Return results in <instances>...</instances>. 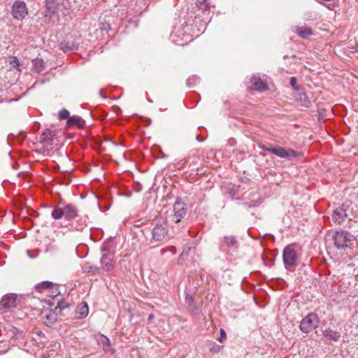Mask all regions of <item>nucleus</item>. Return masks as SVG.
<instances>
[{"mask_svg": "<svg viewBox=\"0 0 358 358\" xmlns=\"http://www.w3.org/2000/svg\"><path fill=\"white\" fill-rule=\"evenodd\" d=\"M332 216L334 221L340 224L341 222H343L346 214L345 213V211L343 208H339L334 210Z\"/></svg>", "mask_w": 358, "mask_h": 358, "instance_id": "nucleus-19", "label": "nucleus"}, {"mask_svg": "<svg viewBox=\"0 0 358 358\" xmlns=\"http://www.w3.org/2000/svg\"><path fill=\"white\" fill-rule=\"evenodd\" d=\"M69 112L66 109H62L59 113V118L60 120H66L69 118Z\"/></svg>", "mask_w": 358, "mask_h": 358, "instance_id": "nucleus-27", "label": "nucleus"}, {"mask_svg": "<svg viewBox=\"0 0 358 358\" xmlns=\"http://www.w3.org/2000/svg\"><path fill=\"white\" fill-rule=\"evenodd\" d=\"M154 318V315L150 314L148 318V323H150L152 320Z\"/></svg>", "mask_w": 358, "mask_h": 358, "instance_id": "nucleus-33", "label": "nucleus"}, {"mask_svg": "<svg viewBox=\"0 0 358 358\" xmlns=\"http://www.w3.org/2000/svg\"><path fill=\"white\" fill-rule=\"evenodd\" d=\"M296 78L295 77H292L290 79V85L292 87H294L296 90L299 91L301 90V87L297 85L296 84Z\"/></svg>", "mask_w": 358, "mask_h": 358, "instance_id": "nucleus-28", "label": "nucleus"}, {"mask_svg": "<svg viewBox=\"0 0 358 358\" xmlns=\"http://www.w3.org/2000/svg\"><path fill=\"white\" fill-rule=\"evenodd\" d=\"M189 250H190L189 248H188L187 249H186V248L183 249L182 252H181V254L179 256V258H178L179 262L182 261L185 257H187L188 255V252H189Z\"/></svg>", "mask_w": 358, "mask_h": 358, "instance_id": "nucleus-29", "label": "nucleus"}, {"mask_svg": "<svg viewBox=\"0 0 358 358\" xmlns=\"http://www.w3.org/2000/svg\"><path fill=\"white\" fill-rule=\"evenodd\" d=\"M64 308L65 306L62 305V303L58 302L57 306L55 308L54 311L50 309H46L42 311L41 316L43 323L48 327L52 326L58 320L57 313L56 311L57 310L60 311Z\"/></svg>", "mask_w": 358, "mask_h": 358, "instance_id": "nucleus-3", "label": "nucleus"}, {"mask_svg": "<svg viewBox=\"0 0 358 358\" xmlns=\"http://www.w3.org/2000/svg\"><path fill=\"white\" fill-rule=\"evenodd\" d=\"M102 268L106 271H111L113 268V262L109 255H103L101 259Z\"/></svg>", "mask_w": 358, "mask_h": 358, "instance_id": "nucleus-15", "label": "nucleus"}, {"mask_svg": "<svg viewBox=\"0 0 358 358\" xmlns=\"http://www.w3.org/2000/svg\"><path fill=\"white\" fill-rule=\"evenodd\" d=\"M33 65L36 73H41L44 69V62L42 59L36 58L34 59Z\"/></svg>", "mask_w": 358, "mask_h": 358, "instance_id": "nucleus-21", "label": "nucleus"}, {"mask_svg": "<svg viewBox=\"0 0 358 358\" xmlns=\"http://www.w3.org/2000/svg\"><path fill=\"white\" fill-rule=\"evenodd\" d=\"M168 234V229L165 223L157 224L152 230L150 242H161Z\"/></svg>", "mask_w": 358, "mask_h": 358, "instance_id": "nucleus-8", "label": "nucleus"}, {"mask_svg": "<svg viewBox=\"0 0 358 358\" xmlns=\"http://www.w3.org/2000/svg\"><path fill=\"white\" fill-rule=\"evenodd\" d=\"M100 94H101V95L103 97L106 98V96L103 94V91H102V90H101V91H100Z\"/></svg>", "mask_w": 358, "mask_h": 358, "instance_id": "nucleus-35", "label": "nucleus"}, {"mask_svg": "<svg viewBox=\"0 0 358 358\" xmlns=\"http://www.w3.org/2000/svg\"><path fill=\"white\" fill-rule=\"evenodd\" d=\"M55 132L50 129H45L41 136V143L45 146L52 145V142L55 138Z\"/></svg>", "mask_w": 358, "mask_h": 358, "instance_id": "nucleus-11", "label": "nucleus"}, {"mask_svg": "<svg viewBox=\"0 0 358 358\" xmlns=\"http://www.w3.org/2000/svg\"><path fill=\"white\" fill-rule=\"evenodd\" d=\"M16 298L14 294L5 295L0 301V305L3 308H10L15 306Z\"/></svg>", "mask_w": 358, "mask_h": 358, "instance_id": "nucleus-12", "label": "nucleus"}, {"mask_svg": "<svg viewBox=\"0 0 358 358\" xmlns=\"http://www.w3.org/2000/svg\"><path fill=\"white\" fill-rule=\"evenodd\" d=\"M224 243L228 247L234 246L236 244V240L233 236H226L224 238Z\"/></svg>", "mask_w": 358, "mask_h": 358, "instance_id": "nucleus-24", "label": "nucleus"}, {"mask_svg": "<svg viewBox=\"0 0 358 358\" xmlns=\"http://www.w3.org/2000/svg\"><path fill=\"white\" fill-rule=\"evenodd\" d=\"M85 122L80 117L73 115L70 117L67 120V125L69 127L76 126L79 129H82L85 127Z\"/></svg>", "mask_w": 358, "mask_h": 358, "instance_id": "nucleus-13", "label": "nucleus"}, {"mask_svg": "<svg viewBox=\"0 0 358 358\" xmlns=\"http://www.w3.org/2000/svg\"><path fill=\"white\" fill-rule=\"evenodd\" d=\"M353 236L348 231H336L334 235V244L338 249L348 248L350 243L353 241Z\"/></svg>", "mask_w": 358, "mask_h": 358, "instance_id": "nucleus-2", "label": "nucleus"}, {"mask_svg": "<svg viewBox=\"0 0 358 358\" xmlns=\"http://www.w3.org/2000/svg\"><path fill=\"white\" fill-rule=\"evenodd\" d=\"M197 6L203 11H207L210 9V4L208 0L197 1Z\"/></svg>", "mask_w": 358, "mask_h": 358, "instance_id": "nucleus-23", "label": "nucleus"}, {"mask_svg": "<svg viewBox=\"0 0 358 358\" xmlns=\"http://www.w3.org/2000/svg\"><path fill=\"white\" fill-rule=\"evenodd\" d=\"M226 338H227V335H226L225 331H224L223 329H220V338H219V341L220 343H222L224 340H226Z\"/></svg>", "mask_w": 358, "mask_h": 358, "instance_id": "nucleus-31", "label": "nucleus"}, {"mask_svg": "<svg viewBox=\"0 0 358 358\" xmlns=\"http://www.w3.org/2000/svg\"><path fill=\"white\" fill-rule=\"evenodd\" d=\"M54 284L50 281H44L35 285V289L38 292L48 291L49 289H52Z\"/></svg>", "mask_w": 358, "mask_h": 358, "instance_id": "nucleus-17", "label": "nucleus"}, {"mask_svg": "<svg viewBox=\"0 0 358 358\" xmlns=\"http://www.w3.org/2000/svg\"><path fill=\"white\" fill-rule=\"evenodd\" d=\"M282 257L286 268L296 265L297 255L293 245H289L285 248Z\"/></svg>", "mask_w": 358, "mask_h": 358, "instance_id": "nucleus-6", "label": "nucleus"}, {"mask_svg": "<svg viewBox=\"0 0 358 358\" xmlns=\"http://www.w3.org/2000/svg\"><path fill=\"white\" fill-rule=\"evenodd\" d=\"M99 342L102 344V345L109 347L110 346V341L106 336L101 335L99 338Z\"/></svg>", "mask_w": 358, "mask_h": 358, "instance_id": "nucleus-26", "label": "nucleus"}, {"mask_svg": "<svg viewBox=\"0 0 358 358\" xmlns=\"http://www.w3.org/2000/svg\"><path fill=\"white\" fill-rule=\"evenodd\" d=\"M77 313L79 315L80 318L85 317L89 313L88 306L86 302H82L77 307Z\"/></svg>", "mask_w": 358, "mask_h": 358, "instance_id": "nucleus-20", "label": "nucleus"}, {"mask_svg": "<svg viewBox=\"0 0 358 358\" xmlns=\"http://www.w3.org/2000/svg\"><path fill=\"white\" fill-rule=\"evenodd\" d=\"M196 79L195 77L192 76V77H189L187 80V85H189L190 83L193 81H194V80Z\"/></svg>", "mask_w": 358, "mask_h": 358, "instance_id": "nucleus-32", "label": "nucleus"}, {"mask_svg": "<svg viewBox=\"0 0 358 358\" xmlns=\"http://www.w3.org/2000/svg\"><path fill=\"white\" fill-rule=\"evenodd\" d=\"M48 295L52 298L58 296L59 294V291H58V288L56 285L54 284V287L52 289H49L48 291Z\"/></svg>", "mask_w": 358, "mask_h": 358, "instance_id": "nucleus-25", "label": "nucleus"}, {"mask_svg": "<svg viewBox=\"0 0 358 358\" xmlns=\"http://www.w3.org/2000/svg\"><path fill=\"white\" fill-rule=\"evenodd\" d=\"M319 319L316 314L309 313L301 322L300 329L304 333H309L318 327Z\"/></svg>", "mask_w": 358, "mask_h": 358, "instance_id": "nucleus-5", "label": "nucleus"}, {"mask_svg": "<svg viewBox=\"0 0 358 358\" xmlns=\"http://www.w3.org/2000/svg\"><path fill=\"white\" fill-rule=\"evenodd\" d=\"M11 14L19 21H22L28 15V8L26 3L22 1H16L12 6Z\"/></svg>", "mask_w": 358, "mask_h": 358, "instance_id": "nucleus-7", "label": "nucleus"}, {"mask_svg": "<svg viewBox=\"0 0 358 358\" xmlns=\"http://www.w3.org/2000/svg\"><path fill=\"white\" fill-rule=\"evenodd\" d=\"M264 150L279 157L288 159L295 158L301 155V153L299 152L292 149H285L282 147H269L264 148Z\"/></svg>", "mask_w": 358, "mask_h": 358, "instance_id": "nucleus-4", "label": "nucleus"}, {"mask_svg": "<svg viewBox=\"0 0 358 358\" xmlns=\"http://www.w3.org/2000/svg\"><path fill=\"white\" fill-rule=\"evenodd\" d=\"M341 336V335L339 331L333 330L330 328H328L323 331V338L325 342L331 341L337 342L339 341Z\"/></svg>", "mask_w": 358, "mask_h": 358, "instance_id": "nucleus-10", "label": "nucleus"}, {"mask_svg": "<svg viewBox=\"0 0 358 358\" xmlns=\"http://www.w3.org/2000/svg\"><path fill=\"white\" fill-rule=\"evenodd\" d=\"M296 31L300 37L303 38L313 35L312 29L307 27H297L296 28Z\"/></svg>", "mask_w": 358, "mask_h": 358, "instance_id": "nucleus-18", "label": "nucleus"}, {"mask_svg": "<svg viewBox=\"0 0 358 358\" xmlns=\"http://www.w3.org/2000/svg\"><path fill=\"white\" fill-rule=\"evenodd\" d=\"M173 212L174 213L172 215L173 220L178 223L186 215L187 210L185 203L180 201H176L173 206Z\"/></svg>", "mask_w": 358, "mask_h": 358, "instance_id": "nucleus-9", "label": "nucleus"}, {"mask_svg": "<svg viewBox=\"0 0 358 358\" xmlns=\"http://www.w3.org/2000/svg\"><path fill=\"white\" fill-rule=\"evenodd\" d=\"M51 215L55 220H59L64 217L66 220H71L78 215V210L71 203L64 204L62 208L54 207Z\"/></svg>", "mask_w": 358, "mask_h": 358, "instance_id": "nucleus-1", "label": "nucleus"}, {"mask_svg": "<svg viewBox=\"0 0 358 358\" xmlns=\"http://www.w3.org/2000/svg\"><path fill=\"white\" fill-rule=\"evenodd\" d=\"M94 270H95L96 272H99V268L95 267Z\"/></svg>", "mask_w": 358, "mask_h": 358, "instance_id": "nucleus-34", "label": "nucleus"}, {"mask_svg": "<svg viewBox=\"0 0 358 358\" xmlns=\"http://www.w3.org/2000/svg\"><path fill=\"white\" fill-rule=\"evenodd\" d=\"M251 83L255 90L263 92L267 89L265 83L259 78L252 77L251 78Z\"/></svg>", "mask_w": 358, "mask_h": 358, "instance_id": "nucleus-14", "label": "nucleus"}, {"mask_svg": "<svg viewBox=\"0 0 358 358\" xmlns=\"http://www.w3.org/2000/svg\"><path fill=\"white\" fill-rule=\"evenodd\" d=\"M10 64L13 65V67H18L20 65L19 60L16 57H11Z\"/></svg>", "mask_w": 358, "mask_h": 358, "instance_id": "nucleus-30", "label": "nucleus"}, {"mask_svg": "<svg viewBox=\"0 0 358 358\" xmlns=\"http://www.w3.org/2000/svg\"><path fill=\"white\" fill-rule=\"evenodd\" d=\"M296 100L301 102V106L308 108L310 106V101L308 99L305 93H299Z\"/></svg>", "mask_w": 358, "mask_h": 358, "instance_id": "nucleus-22", "label": "nucleus"}, {"mask_svg": "<svg viewBox=\"0 0 358 358\" xmlns=\"http://www.w3.org/2000/svg\"><path fill=\"white\" fill-rule=\"evenodd\" d=\"M60 48L66 53L75 51L78 47L73 41H63L60 43Z\"/></svg>", "mask_w": 358, "mask_h": 358, "instance_id": "nucleus-16", "label": "nucleus"}]
</instances>
